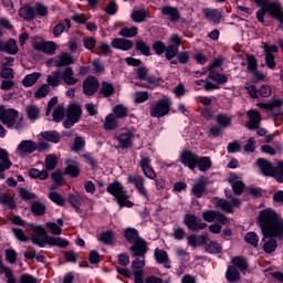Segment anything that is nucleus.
Masks as SVG:
<instances>
[{
	"instance_id": "obj_1",
	"label": "nucleus",
	"mask_w": 283,
	"mask_h": 283,
	"mask_svg": "<svg viewBox=\"0 0 283 283\" xmlns=\"http://www.w3.org/2000/svg\"><path fill=\"white\" fill-rule=\"evenodd\" d=\"M256 224L263 235V251L271 255L277 251V240H283V219L271 208L261 210Z\"/></svg>"
},
{
	"instance_id": "obj_2",
	"label": "nucleus",
	"mask_w": 283,
	"mask_h": 283,
	"mask_svg": "<svg viewBox=\"0 0 283 283\" xmlns=\"http://www.w3.org/2000/svg\"><path fill=\"white\" fill-rule=\"evenodd\" d=\"M61 81H64L65 85H76L78 78L74 77V69L65 67L62 72L57 69L46 76V83L51 87H59Z\"/></svg>"
},
{
	"instance_id": "obj_3",
	"label": "nucleus",
	"mask_w": 283,
	"mask_h": 283,
	"mask_svg": "<svg viewBox=\"0 0 283 283\" xmlns=\"http://www.w3.org/2000/svg\"><path fill=\"white\" fill-rule=\"evenodd\" d=\"M106 191L109 193V196L115 198L119 207H127L128 209L134 207V202L129 200V195H127V190L125 189V186H123V182L115 180L108 184Z\"/></svg>"
},
{
	"instance_id": "obj_4",
	"label": "nucleus",
	"mask_w": 283,
	"mask_h": 283,
	"mask_svg": "<svg viewBox=\"0 0 283 283\" xmlns=\"http://www.w3.org/2000/svg\"><path fill=\"white\" fill-rule=\"evenodd\" d=\"M171 111V99L164 97L158 99L149 108V115L151 118H165Z\"/></svg>"
},
{
	"instance_id": "obj_5",
	"label": "nucleus",
	"mask_w": 283,
	"mask_h": 283,
	"mask_svg": "<svg viewBox=\"0 0 283 283\" xmlns=\"http://www.w3.org/2000/svg\"><path fill=\"white\" fill-rule=\"evenodd\" d=\"M216 123L217 125L209 128V135L212 136V138H220V136H222V132H224V129H228L232 120L229 115L219 113L216 116Z\"/></svg>"
},
{
	"instance_id": "obj_6",
	"label": "nucleus",
	"mask_w": 283,
	"mask_h": 283,
	"mask_svg": "<svg viewBox=\"0 0 283 283\" xmlns=\"http://www.w3.org/2000/svg\"><path fill=\"white\" fill-rule=\"evenodd\" d=\"M17 118H19V111L6 108V106L0 105V120L2 125H6L10 129L17 125Z\"/></svg>"
},
{
	"instance_id": "obj_7",
	"label": "nucleus",
	"mask_w": 283,
	"mask_h": 283,
	"mask_svg": "<svg viewBox=\"0 0 283 283\" xmlns=\"http://www.w3.org/2000/svg\"><path fill=\"white\" fill-rule=\"evenodd\" d=\"M28 227H30L33 233H35L31 239V242L40 247V249H44L46 244L50 247V240H52V237L43 233V227L34 226V223H29Z\"/></svg>"
},
{
	"instance_id": "obj_8",
	"label": "nucleus",
	"mask_w": 283,
	"mask_h": 283,
	"mask_svg": "<svg viewBox=\"0 0 283 283\" xmlns=\"http://www.w3.org/2000/svg\"><path fill=\"white\" fill-rule=\"evenodd\" d=\"M184 224L187 226V229L189 231H193L195 233L205 230V228L207 227V223L202 222V219H200V217L191 213H186L184 216Z\"/></svg>"
},
{
	"instance_id": "obj_9",
	"label": "nucleus",
	"mask_w": 283,
	"mask_h": 283,
	"mask_svg": "<svg viewBox=\"0 0 283 283\" xmlns=\"http://www.w3.org/2000/svg\"><path fill=\"white\" fill-rule=\"evenodd\" d=\"M117 138V146H115V149H129L134 147V138L135 134L132 130H125L123 133H119Z\"/></svg>"
},
{
	"instance_id": "obj_10",
	"label": "nucleus",
	"mask_w": 283,
	"mask_h": 283,
	"mask_svg": "<svg viewBox=\"0 0 283 283\" xmlns=\"http://www.w3.org/2000/svg\"><path fill=\"white\" fill-rule=\"evenodd\" d=\"M199 155L189 150V149H184L180 155H179V160L184 167H187L191 171L196 169V163L198 161Z\"/></svg>"
},
{
	"instance_id": "obj_11",
	"label": "nucleus",
	"mask_w": 283,
	"mask_h": 283,
	"mask_svg": "<svg viewBox=\"0 0 283 283\" xmlns=\"http://www.w3.org/2000/svg\"><path fill=\"white\" fill-rule=\"evenodd\" d=\"M129 251L132 252V258H143V260H145V256L149 251V247L147 245V241L142 238L133 243Z\"/></svg>"
},
{
	"instance_id": "obj_12",
	"label": "nucleus",
	"mask_w": 283,
	"mask_h": 283,
	"mask_svg": "<svg viewBox=\"0 0 283 283\" xmlns=\"http://www.w3.org/2000/svg\"><path fill=\"white\" fill-rule=\"evenodd\" d=\"M82 87H83V94L85 96H94V94L98 92V87H101V84L98 83V78L90 75L83 81Z\"/></svg>"
},
{
	"instance_id": "obj_13",
	"label": "nucleus",
	"mask_w": 283,
	"mask_h": 283,
	"mask_svg": "<svg viewBox=\"0 0 283 283\" xmlns=\"http://www.w3.org/2000/svg\"><path fill=\"white\" fill-rule=\"evenodd\" d=\"M255 165L259 168L261 176H264L265 178H272L273 169L275 168L273 163L265 158H259L256 159Z\"/></svg>"
},
{
	"instance_id": "obj_14",
	"label": "nucleus",
	"mask_w": 283,
	"mask_h": 283,
	"mask_svg": "<svg viewBox=\"0 0 283 283\" xmlns=\"http://www.w3.org/2000/svg\"><path fill=\"white\" fill-rule=\"evenodd\" d=\"M33 48L38 52H43L44 54H49V56H54V54H56V43L52 41L33 42Z\"/></svg>"
},
{
	"instance_id": "obj_15",
	"label": "nucleus",
	"mask_w": 283,
	"mask_h": 283,
	"mask_svg": "<svg viewBox=\"0 0 283 283\" xmlns=\"http://www.w3.org/2000/svg\"><path fill=\"white\" fill-rule=\"evenodd\" d=\"M139 167L144 176H146V178H148L149 180H156L157 175H156V170H154V168L151 167V158L142 157L139 161Z\"/></svg>"
},
{
	"instance_id": "obj_16",
	"label": "nucleus",
	"mask_w": 283,
	"mask_h": 283,
	"mask_svg": "<svg viewBox=\"0 0 283 283\" xmlns=\"http://www.w3.org/2000/svg\"><path fill=\"white\" fill-rule=\"evenodd\" d=\"M70 65H74V56L67 52H62L54 61V67H57V70H61V67H72Z\"/></svg>"
},
{
	"instance_id": "obj_17",
	"label": "nucleus",
	"mask_w": 283,
	"mask_h": 283,
	"mask_svg": "<svg viewBox=\"0 0 283 283\" xmlns=\"http://www.w3.org/2000/svg\"><path fill=\"white\" fill-rule=\"evenodd\" d=\"M0 52H6L7 54H19V46L17 45V40L9 39L8 41L0 40Z\"/></svg>"
},
{
	"instance_id": "obj_18",
	"label": "nucleus",
	"mask_w": 283,
	"mask_h": 283,
	"mask_svg": "<svg viewBox=\"0 0 283 283\" xmlns=\"http://www.w3.org/2000/svg\"><path fill=\"white\" fill-rule=\"evenodd\" d=\"M161 14L167 17L171 23H178L180 21V11L176 7L164 6L161 8Z\"/></svg>"
},
{
	"instance_id": "obj_19",
	"label": "nucleus",
	"mask_w": 283,
	"mask_h": 283,
	"mask_svg": "<svg viewBox=\"0 0 283 283\" xmlns=\"http://www.w3.org/2000/svg\"><path fill=\"white\" fill-rule=\"evenodd\" d=\"M112 48L115 50H122L123 52H129L134 48V42L132 40L115 38L112 41Z\"/></svg>"
},
{
	"instance_id": "obj_20",
	"label": "nucleus",
	"mask_w": 283,
	"mask_h": 283,
	"mask_svg": "<svg viewBox=\"0 0 283 283\" xmlns=\"http://www.w3.org/2000/svg\"><path fill=\"white\" fill-rule=\"evenodd\" d=\"M83 116V108L76 103H71L66 109V118H71L78 123Z\"/></svg>"
},
{
	"instance_id": "obj_21",
	"label": "nucleus",
	"mask_w": 283,
	"mask_h": 283,
	"mask_svg": "<svg viewBox=\"0 0 283 283\" xmlns=\"http://www.w3.org/2000/svg\"><path fill=\"white\" fill-rule=\"evenodd\" d=\"M271 19L279 21L277 29L283 31V10L282 3L274 2L273 10L270 11Z\"/></svg>"
},
{
	"instance_id": "obj_22",
	"label": "nucleus",
	"mask_w": 283,
	"mask_h": 283,
	"mask_svg": "<svg viewBox=\"0 0 283 283\" xmlns=\"http://www.w3.org/2000/svg\"><path fill=\"white\" fill-rule=\"evenodd\" d=\"M191 191L195 198H202L205 196V191H207V179L205 176L199 178V180L192 186Z\"/></svg>"
},
{
	"instance_id": "obj_23",
	"label": "nucleus",
	"mask_w": 283,
	"mask_h": 283,
	"mask_svg": "<svg viewBox=\"0 0 283 283\" xmlns=\"http://www.w3.org/2000/svg\"><path fill=\"white\" fill-rule=\"evenodd\" d=\"M231 264L234 266V269H238V271H241V273H245V271H249V261L243 255H237L231 259Z\"/></svg>"
},
{
	"instance_id": "obj_24",
	"label": "nucleus",
	"mask_w": 283,
	"mask_h": 283,
	"mask_svg": "<svg viewBox=\"0 0 283 283\" xmlns=\"http://www.w3.org/2000/svg\"><path fill=\"white\" fill-rule=\"evenodd\" d=\"M124 238L128 242V244H135V242L143 240L140 233L138 232V230H136V228L124 229Z\"/></svg>"
},
{
	"instance_id": "obj_25",
	"label": "nucleus",
	"mask_w": 283,
	"mask_h": 283,
	"mask_svg": "<svg viewBox=\"0 0 283 283\" xmlns=\"http://www.w3.org/2000/svg\"><path fill=\"white\" fill-rule=\"evenodd\" d=\"M203 14L208 21H212L216 25L222 21V13L218 9H203Z\"/></svg>"
},
{
	"instance_id": "obj_26",
	"label": "nucleus",
	"mask_w": 283,
	"mask_h": 283,
	"mask_svg": "<svg viewBox=\"0 0 283 283\" xmlns=\"http://www.w3.org/2000/svg\"><path fill=\"white\" fill-rule=\"evenodd\" d=\"M275 1H272L265 6H258V8H261L259 11H256V20L259 21V23H264V17L266 14L271 17V11H273Z\"/></svg>"
},
{
	"instance_id": "obj_27",
	"label": "nucleus",
	"mask_w": 283,
	"mask_h": 283,
	"mask_svg": "<svg viewBox=\"0 0 283 283\" xmlns=\"http://www.w3.org/2000/svg\"><path fill=\"white\" fill-rule=\"evenodd\" d=\"M242 279V275L240 274V270H238L235 266L228 265L226 271V280L228 283H238L239 280Z\"/></svg>"
},
{
	"instance_id": "obj_28",
	"label": "nucleus",
	"mask_w": 283,
	"mask_h": 283,
	"mask_svg": "<svg viewBox=\"0 0 283 283\" xmlns=\"http://www.w3.org/2000/svg\"><path fill=\"white\" fill-rule=\"evenodd\" d=\"M18 150H20L21 154H34L36 151V144L32 139L22 140L18 145Z\"/></svg>"
},
{
	"instance_id": "obj_29",
	"label": "nucleus",
	"mask_w": 283,
	"mask_h": 283,
	"mask_svg": "<svg viewBox=\"0 0 283 283\" xmlns=\"http://www.w3.org/2000/svg\"><path fill=\"white\" fill-rule=\"evenodd\" d=\"M12 167L10 154L6 148H0V171H8Z\"/></svg>"
},
{
	"instance_id": "obj_30",
	"label": "nucleus",
	"mask_w": 283,
	"mask_h": 283,
	"mask_svg": "<svg viewBox=\"0 0 283 283\" xmlns=\"http://www.w3.org/2000/svg\"><path fill=\"white\" fill-rule=\"evenodd\" d=\"M70 163H74L72 159H66L64 165H66L64 169V176H70L71 178H78L81 176V169L76 165H72Z\"/></svg>"
},
{
	"instance_id": "obj_31",
	"label": "nucleus",
	"mask_w": 283,
	"mask_h": 283,
	"mask_svg": "<svg viewBox=\"0 0 283 283\" xmlns=\"http://www.w3.org/2000/svg\"><path fill=\"white\" fill-rule=\"evenodd\" d=\"M196 167H198L199 171L203 174L209 171L211 167H213V163L211 161V157L202 156L197 158Z\"/></svg>"
},
{
	"instance_id": "obj_32",
	"label": "nucleus",
	"mask_w": 283,
	"mask_h": 283,
	"mask_svg": "<svg viewBox=\"0 0 283 283\" xmlns=\"http://www.w3.org/2000/svg\"><path fill=\"white\" fill-rule=\"evenodd\" d=\"M19 17H21V19H24V21H34V19L36 18V12L32 8V6L25 4L19 10Z\"/></svg>"
},
{
	"instance_id": "obj_33",
	"label": "nucleus",
	"mask_w": 283,
	"mask_h": 283,
	"mask_svg": "<svg viewBox=\"0 0 283 283\" xmlns=\"http://www.w3.org/2000/svg\"><path fill=\"white\" fill-rule=\"evenodd\" d=\"M41 136L48 143H54L55 145L61 143V135L56 130H45V132H42Z\"/></svg>"
},
{
	"instance_id": "obj_34",
	"label": "nucleus",
	"mask_w": 283,
	"mask_h": 283,
	"mask_svg": "<svg viewBox=\"0 0 283 283\" xmlns=\"http://www.w3.org/2000/svg\"><path fill=\"white\" fill-rule=\"evenodd\" d=\"M116 92V88L114 87V84L109 82H102V86L99 88V94L104 98H109V96H114V93Z\"/></svg>"
},
{
	"instance_id": "obj_35",
	"label": "nucleus",
	"mask_w": 283,
	"mask_h": 283,
	"mask_svg": "<svg viewBox=\"0 0 283 283\" xmlns=\"http://www.w3.org/2000/svg\"><path fill=\"white\" fill-rule=\"evenodd\" d=\"M135 50L140 52L143 56H151V48L149 44H147V42H145V40H137L135 42Z\"/></svg>"
},
{
	"instance_id": "obj_36",
	"label": "nucleus",
	"mask_w": 283,
	"mask_h": 283,
	"mask_svg": "<svg viewBox=\"0 0 283 283\" xmlns=\"http://www.w3.org/2000/svg\"><path fill=\"white\" fill-rule=\"evenodd\" d=\"M39 78H41V73H39V72L28 74L22 80V85H23V87H32V86L36 85V81H39Z\"/></svg>"
},
{
	"instance_id": "obj_37",
	"label": "nucleus",
	"mask_w": 283,
	"mask_h": 283,
	"mask_svg": "<svg viewBox=\"0 0 283 283\" xmlns=\"http://www.w3.org/2000/svg\"><path fill=\"white\" fill-rule=\"evenodd\" d=\"M208 77L211 81H214V83H217V85H224V83H229V77L224 74L217 72V71L209 72Z\"/></svg>"
},
{
	"instance_id": "obj_38",
	"label": "nucleus",
	"mask_w": 283,
	"mask_h": 283,
	"mask_svg": "<svg viewBox=\"0 0 283 283\" xmlns=\"http://www.w3.org/2000/svg\"><path fill=\"white\" fill-rule=\"evenodd\" d=\"M97 240H98V242H102V244H106V245L114 244V231L107 230V231L102 232L97 237Z\"/></svg>"
},
{
	"instance_id": "obj_39",
	"label": "nucleus",
	"mask_w": 283,
	"mask_h": 283,
	"mask_svg": "<svg viewBox=\"0 0 283 283\" xmlns=\"http://www.w3.org/2000/svg\"><path fill=\"white\" fill-rule=\"evenodd\" d=\"M205 249L210 255H219V253H222V245L218 243V241H210L205 245Z\"/></svg>"
},
{
	"instance_id": "obj_40",
	"label": "nucleus",
	"mask_w": 283,
	"mask_h": 283,
	"mask_svg": "<svg viewBox=\"0 0 283 283\" xmlns=\"http://www.w3.org/2000/svg\"><path fill=\"white\" fill-rule=\"evenodd\" d=\"M0 205H3L11 210L17 209V202L14 201V198H12V196H10L9 193L0 195Z\"/></svg>"
},
{
	"instance_id": "obj_41",
	"label": "nucleus",
	"mask_w": 283,
	"mask_h": 283,
	"mask_svg": "<svg viewBox=\"0 0 283 283\" xmlns=\"http://www.w3.org/2000/svg\"><path fill=\"white\" fill-rule=\"evenodd\" d=\"M127 182L129 185H134L135 189H138L140 187H144L146 179L140 175H128Z\"/></svg>"
},
{
	"instance_id": "obj_42",
	"label": "nucleus",
	"mask_w": 283,
	"mask_h": 283,
	"mask_svg": "<svg viewBox=\"0 0 283 283\" xmlns=\"http://www.w3.org/2000/svg\"><path fill=\"white\" fill-rule=\"evenodd\" d=\"M45 205L39 200L31 203V213L33 216H45Z\"/></svg>"
},
{
	"instance_id": "obj_43",
	"label": "nucleus",
	"mask_w": 283,
	"mask_h": 283,
	"mask_svg": "<svg viewBox=\"0 0 283 283\" xmlns=\"http://www.w3.org/2000/svg\"><path fill=\"white\" fill-rule=\"evenodd\" d=\"M155 260L157 264H167L169 262V254L165 250L155 249Z\"/></svg>"
},
{
	"instance_id": "obj_44",
	"label": "nucleus",
	"mask_w": 283,
	"mask_h": 283,
	"mask_svg": "<svg viewBox=\"0 0 283 283\" xmlns=\"http://www.w3.org/2000/svg\"><path fill=\"white\" fill-rule=\"evenodd\" d=\"M67 202L69 205H71L72 209L75 210L76 213H81V196L70 193Z\"/></svg>"
},
{
	"instance_id": "obj_45",
	"label": "nucleus",
	"mask_w": 283,
	"mask_h": 283,
	"mask_svg": "<svg viewBox=\"0 0 283 283\" xmlns=\"http://www.w3.org/2000/svg\"><path fill=\"white\" fill-rule=\"evenodd\" d=\"M214 207H219L226 213H233V206L224 199L216 198Z\"/></svg>"
},
{
	"instance_id": "obj_46",
	"label": "nucleus",
	"mask_w": 283,
	"mask_h": 283,
	"mask_svg": "<svg viewBox=\"0 0 283 283\" xmlns=\"http://www.w3.org/2000/svg\"><path fill=\"white\" fill-rule=\"evenodd\" d=\"M138 34V27L127 28L124 27L119 31V36H124V39H134Z\"/></svg>"
},
{
	"instance_id": "obj_47",
	"label": "nucleus",
	"mask_w": 283,
	"mask_h": 283,
	"mask_svg": "<svg viewBox=\"0 0 283 283\" xmlns=\"http://www.w3.org/2000/svg\"><path fill=\"white\" fill-rule=\"evenodd\" d=\"M50 247H59V249H66V247H70V241L61 237H51Z\"/></svg>"
},
{
	"instance_id": "obj_48",
	"label": "nucleus",
	"mask_w": 283,
	"mask_h": 283,
	"mask_svg": "<svg viewBox=\"0 0 283 283\" xmlns=\"http://www.w3.org/2000/svg\"><path fill=\"white\" fill-rule=\"evenodd\" d=\"M272 178H274L279 185L283 184V161H279L277 166H274Z\"/></svg>"
},
{
	"instance_id": "obj_49",
	"label": "nucleus",
	"mask_w": 283,
	"mask_h": 283,
	"mask_svg": "<svg viewBox=\"0 0 283 283\" xmlns=\"http://www.w3.org/2000/svg\"><path fill=\"white\" fill-rule=\"evenodd\" d=\"M56 165H59V158L56 157V155H48L45 157L46 171H54V169H56Z\"/></svg>"
},
{
	"instance_id": "obj_50",
	"label": "nucleus",
	"mask_w": 283,
	"mask_h": 283,
	"mask_svg": "<svg viewBox=\"0 0 283 283\" xmlns=\"http://www.w3.org/2000/svg\"><path fill=\"white\" fill-rule=\"evenodd\" d=\"M49 199L51 202H54V205H57V207H65V198H63V195L57 191L50 192Z\"/></svg>"
},
{
	"instance_id": "obj_51",
	"label": "nucleus",
	"mask_w": 283,
	"mask_h": 283,
	"mask_svg": "<svg viewBox=\"0 0 283 283\" xmlns=\"http://www.w3.org/2000/svg\"><path fill=\"white\" fill-rule=\"evenodd\" d=\"M128 112L129 109L123 104H117L113 108V115H115L116 118H127Z\"/></svg>"
},
{
	"instance_id": "obj_52",
	"label": "nucleus",
	"mask_w": 283,
	"mask_h": 283,
	"mask_svg": "<svg viewBox=\"0 0 283 283\" xmlns=\"http://www.w3.org/2000/svg\"><path fill=\"white\" fill-rule=\"evenodd\" d=\"M41 111L38 108L36 105H29L27 106V116L29 120H39Z\"/></svg>"
},
{
	"instance_id": "obj_53",
	"label": "nucleus",
	"mask_w": 283,
	"mask_h": 283,
	"mask_svg": "<svg viewBox=\"0 0 283 283\" xmlns=\"http://www.w3.org/2000/svg\"><path fill=\"white\" fill-rule=\"evenodd\" d=\"M244 241L247 242V244H251V247H253L254 249H258L260 237L258 235L256 232H248L244 235Z\"/></svg>"
},
{
	"instance_id": "obj_54",
	"label": "nucleus",
	"mask_w": 283,
	"mask_h": 283,
	"mask_svg": "<svg viewBox=\"0 0 283 283\" xmlns=\"http://www.w3.org/2000/svg\"><path fill=\"white\" fill-rule=\"evenodd\" d=\"M151 48H153V52H155L157 56H163V54H165V50H167V46L165 42H163V40L154 41Z\"/></svg>"
},
{
	"instance_id": "obj_55",
	"label": "nucleus",
	"mask_w": 283,
	"mask_h": 283,
	"mask_svg": "<svg viewBox=\"0 0 283 283\" xmlns=\"http://www.w3.org/2000/svg\"><path fill=\"white\" fill-rule=\"evenodd\" d=\"M116 127H118V122H116L115 115L108 114L105 117L104 129L112 130V129H116Z\"/></svg>"
},
{
	"instance_id": "obj_56",
	"label": "nucleus",
	"mask_w": 283,
	"mask_h": 283,
	"mask_svg": "<svg viewBox=\"0 0 283 283\" xmlns=\"http://www.w3.org/2000/svg\"><path fill=\"white\" fill-rule=\"evenodd\" d=\"M132 19L135 23H143L147 20V11L145 9L133 11Z\"/></svg>"
},
{
	"instance_id": "obj_57",
	"label": "nucleus",
	"mask_w": 283,
	"mask_h": 283,
	"mask_svg": "<svg viewBox=\"0 0 283 283\" xmlns=\"http://www.w3.org/2000/svg\"><path fill=\"white\" fill-rule=\"evenodd\" d=\"M247 70L249 74H252L253 72L258 71V59L255 55L250 54L247 56Z\"/></svg>"
},
{
	"instance_id": "obj_58",
	"label": "nucleus",
	"mask_w": 283,
	"mask_h": 283,
	"mask_svg": "<svg viewBox=\"0 0 283 283\" xmlns=\"http://www.w3.org/2000/svg\"><path fill=\"white\" fill-rule=\"evenodd\" d=\"M19 196L22 200H24V202H30V200H36V195L23 187L19 188Z\"/></svg>"
},
{
	"instance_id": "obj_59",
	"label": "nucleus",
	"mask_w": 283,
	"mask_h": 283,
	"mask_svg": "<svg viewBox=\"0 0 283 283\" xmlns=\"http://www.w3.org/2000/svg\"><path fill=\"white\" fill-rule=\"evenodd\" d=\"M62 254L66 262H70L71 264H76V262H78V258H81V254H78V252H74V250L62 251Z\"/></svg>"
},
{
	"instance_id": "obj_60",
	"label": "nucleus",
	"mask_w": 283,
	"mask_h": 283,
	"mask_svg": "<svg viewBox=\"0 0 283 283\" xmlns=\"http://www.w3.org/2000/svg\"><path fill=\"white\" fill-rule=\"evenodd\" d=\"M176 46L169 44L166 46V50L164 52L166 61H172V59H176L178 56V51Z\"/></svg>"
},
{
	"instance_id": "obj_61",
	"label": "nucleus",
	"mask_w": 283,
	"mask_h": 283,
	"mask_svg": "<svg viewBox=\"0 0 283 283\" xmlns=\"http://www.w3.org/2000/svg\"><path fill=\"white\" fill-rule=\"evenodd\" d=\"M65 118V107L59 105L53 111V120L54 123H61Z\"/></svg>"
},
{
	"instance_id": "obj_62",
	"label": "nucleus",
	"mask_w": 283,
	"mask_h": 283,
	"mask_svg": "<svg viewBox=\"0 0 283 283\" xmlns=\"http://www.w3.org/2000/svg\"><path fill=\"white\" fill-rule=\"evenodd\" d=\"M232 191L235 196H242L247 185L242 180H237L234 184H231Z\"/></svg>"
},
{
	"instance_id": "obj_63",
	"label": "nucleus",
	"mask_w": 283,
	"mask_h": 283,
	"mask_svg": "<svg viewBox=\"0 0 283 283\" xmlns=\"http://www.w3.org/2000/svg\"><path fill=\"white\" fill-rule=\"evenodd\" d=\"M50 94V85L42 84L38 91L34 93V98H45Z\"/></svg>"
},
{
	"instance_id": "obj_64",
	"label": "nucleus",
	"mask_w": 283,
	"mask_h": 283,
	"mask_svg": "<svg viewBox=\"0 0 283 283\" xmlns=\"http://www.w3.org/2000/svg\"><path fill=\"white\" fill-rule=\"evenodd\" d=\"M245 191L254 199L262 198V188L260 187L248 186L245 187Z\"/></svg>"
}]
</instances>
